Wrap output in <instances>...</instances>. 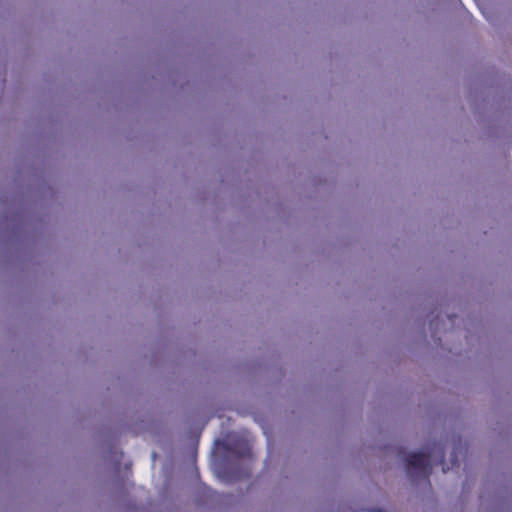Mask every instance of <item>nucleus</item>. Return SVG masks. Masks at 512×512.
Segmentation results:
<instances>
[{
  "mask_svg": "<svg viewBox=\"0 0 512 512\" xmlns=\"http://www.w3.org/2000/svg\"><path fill=\"white\" fill-rule=\"evenodd\" d=\"M430 456L423 451L409 453L406 457L407 471L412 475L415 473L417 478L425 480L430 484L429 477L431 474Z\"/></svg>",
  "mask_w": 512,
  "mask_h": 512,
  "instance_id": "f257e3e1",
  "label": "nucleus"
},
{
  "mask_svg": "<svg viewBox=\"0 0 512 512\" xmlns=\"http://www.w3.org/2000/svg\"><path fill=\"white\" fill-rule=\"evenodd\" d=\"M239 456L241 457H249L250 456V449L249 447L245 446L241 449L239 452Z\"/></svg>",
  "mask_w": 512,
  "mask_h": 512,
  "instance_id": "f03ea898",
  "label": "nucleus"
},
{
  "mask_svg": "<svg viewBox=\"0 0 512 512\" xmlns=\"http://www.w3.org/2000/svg\"><path fill=\"white\" fill-rule=\"evenodd\" d=\"M223 448L228 451V452H232L233 449L230 445L226 444V443H223Z\"/></svg>",
  "mask_w": 512,
  "mask_h": 512,
  "instance_id": "7ed1b4c3",
  "label": "nucleus"
},
{
  "mask_svg": "<svg viewBox=\"0 0 512 512\" xmlns=\"http://www.w3.org/2000/svg\"><path fill=\"white\" fill-rule=\"evenodd\" d=\"M441 457H442L441 462H443L444 461V453H443V451H441Z\"/></svg>",
  "mask_w": 512,
  "mask_h": 512,
  "instance_id": "20e7f679",
  "label": "nucleus"
}]
</instances>
